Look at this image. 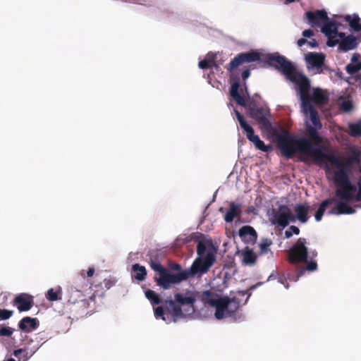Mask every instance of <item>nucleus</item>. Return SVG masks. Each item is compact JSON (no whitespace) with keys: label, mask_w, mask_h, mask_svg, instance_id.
<instances>
[{"label":"nucleus","mask_w":361,"mask_h":361,"mask_svg":"<svg viewBox=\"0 0 361 361\" xmlns=\"http://www.w3.org/2000/svg\"><path fill=\"white\" fill-rule=\"evenodd\" d=\"M278 147L282 154L291 158L297 152L310 157L317 165L327 163L331 153L324 152L320 147H313V142L309 139L301 137H297L288 131H283L276 135Z\"/></svg>","instance_id":"2"},{"label":"nucleus","mask_w":361,"mask_h":361,"mask_svg":"<svg viewBox=\"0 0 361 361\" xmlns=\"http://www.w3.org/2000/svg\"><path fill=\"white\" fill-rule=\"evenodd\" d=\"M250 71L249 68H246V69L243 70V71L241 73L242 78L243 79L244 81H245L246 79H247L250 77Z\"/></svg>","instance_id":"48"},{"label":"nucleus","mask_w":361,"mask_h":361,"mask_svg":"<svg viewBox=\"0 0 361 361\" xmlns=\"http://www.w3.org/2000/svg\"><path fill=\"white\" fill-rule=\"evenodd\" d=\"M13 331L11 327H0V336H11L13 334Z\"/></svg>","instance_id":"42"},{"label":"nucleus","mask_w":361,"mask_h":361,"mask_svg":"<svg viewBox=\"0 0 361 361\" xmlns=\"http://www.w3.org/2000/svg\"><path fill=\"white\" fill-rule=\"evenodd\" d=\"M264 61V64L281 71L286 79L293 83H295L302 75L297 71L292 63L288 61L285 56L277 53L265 55Z\"/></svg>","instance_id":"4"},{"label":"nucleus","mask_w":361,"mask_h":361,"mask_svg":"<svg viewBox=\"0 0 361 361\" xmlns=\"http://www.w3.org/2000/svg\"><path fill=\"white\" fill-rule=\"evenodd\" d=\"M305 61L308 68H322L324 64L325 56L322 53L309 52L305 55Z\"/></svg>","instance_id":"18"},{"label":"nucleus","mask_w":361,"mask_h":361,"mask_svg":"<svg viewBox=\"0 0 361 361\" xmlns=\"http://www.w3.org/2000/svg\"><path fill=\"white\" fill-rule=\"evenodd\" d=\"M13 315V311L8 310H1L0 309V319L6 320L9 319Z\"/></svg>","instance_id":"41"},{"label":"nucleus","mask_w":361,"mask_h":361,"mask_svg":"<svg viewBox=\"0 0 361 361\" xmlns=\"http://www.w3.org/2000/svg\"><path fill=\"white\" fill-rule=\"evenodd\" d=\"M341 108L342 110L348 112L352 110L353 109V103L350 100H345L342 102L341 104Z\"/></svg>","instance_id":"43"},{"label":"nucleus","mask_w":361,"mask_h":361,"mask_svg":"<svg viewBox=\"0 0 361 361\" xmlns=\"http://www.w3.org/2000/svg\"><path fill=\"white\" fill-rule=\"evenodd\" d=\"M295 0H286V2L288 3V4H290V3H292V2H294Z\"/></svg>","instance_id":"58"},{"label":"nucleus","mask_w":361,"mask_h":361,"mask_svg":"<svg viewBox=\"0 0 361 361\" xmlns=\"http://www.w3.org/2000/svg\"><path fill=\"white\" fill-rule=\"evenodd\" d=\"M336 200L334 199V198H328V199H326L325 200L322 201L319 206V208L317 210L316 213H315V215H314V217H315V220L317 221H319L322 220V216L325 212V210L326 209V207L333 204L334 202H335Z\"/></svg>","instance_id":"31"},{"label":"nucleus","mask_w":361,"mask_h":361,"mask_svg":"<svg viewBox=\"0 0 361 361\" xmlns=\"http://www.w3.org/2000/svg\"><path fill=\"white\" fill-rule=\"evenodd\" d=\"M61 289L58 288L57 289L50 288L46 293V298L49 301H56L61 299Z\"/></svg>","instance_id":"33"},{"label":"nucleus","mask_w":361,"mask_h":361,"mask_svg":"<svg viewBox=\"0 0 361 361\" xmlns=\"http://www.w3.org/2000/svg\"><path fill=\"white\" fill-rule=\"evenodd\" d=\"M307 239L299 238L288 251V260L291 264L305 263L307 264L310 260H314L317 257V252L315 250L309 251L306 246Z\"/></svg>","instance_id":"6"},{"label":"nucleus","mask_w":361,"mask_h":361,"mask_svg":"<svg viewBox=\"0 0 361 361\" xmlns=\"http://www.w3.org/2000/svg\"><path fill=\"white\" fill-rule=\"evenodd\" d=\"M37 349L38 347H35L33 350L28 352L26 348H19L15 350L13 354L18 359V361H27Z\"/></svg>","instance_id":"29"},{"label":"nucleus","mask_w":361,"mask_h":361,"mask_svg":"<svg viewBox=\"0 0 361 361\" xmlns=\"http://www.w3.org/2000/svg\"><path fill=\"white\" fill-rule=\"evenodd\" d=\"M241 214V209L240 204H236L234 202L230 203L228 210L226 212L224 216V220L226 222L231 223L234 219Z\"/></svg>","instance_id":"27"},{"label":"nucleus","mask_w":361,"mask_h":361,"mask_svg":"<svg viewBox=\"0 0 361 361\" xmlns=\"http://www.w3.org/2000/svg\"><path fill=\"white\" fill-rule=\"evenodd\" d=\"M310 206L308 203L298 204L294 207L295 220L298 219L300 222L306 223L310 216L308 215Z\"/></svg>","instance_id":"21"},{"label":"nucleus","mask_w":361,"mask_h":361,"mask_svg":"<svg viewBox=\"0 0 361 361\" xmlns=\"http://www.w3.org/2000/svg\"><path fill=\"white\" fill-rule=\"evenodd\" d=\"M165 303L167 312H169L173 317H183L185 316L181 307L175 300H166Z\"/></svg>","instance_id":"26"},{"label":"nucleus","mask_w":361,"mask_h":361,"mask_svg":"<svg viewBox=\"0 0 361 361\" xmlns=\"http://www.w3.org/2000/svg\"><path fill=\"white\" fill-rule=\"evenodd\" d=\"M272 277V275H270L268 280H269Z\"/></svg>","instance_id":"63"},{"label":"nucleus","mask_w":361,"mask_h":361,"mask_svg":"<svg viewBox=\"0 0 361 361\" xmlns=\"http://www.w3.org/2000/svg\"><path fill=\"white\" fill-rule=\"evenodd\" d=\"M360 70H361V62L349 63L345 66V71L350 75H354Z\"/></svg>","instance_id":"39"},{"label":"nucleus","mask_w":361,"mask_h":361,"mask_svg":"<svg viewBox=\"0 0 361 361\" xmlns=\"http://www.w3.org/2000/svg\"><path fill=\"white\" fill-rule=\"evenodd\" d=\"M238 235L247 245H252L255 244L257 240V233L255 228L251 226H243L239 229Z\"/></svg>","instance_id":"17"},{"label":"nucleus","mask_w":361,"mask_h":361,"mask_svg":"<svg viewBox=\"0 0 361 361\" xmlns=\"http://www.w3.org/2000/svg\"><path fill=\"white\" fill-rule=\"evenodd\" d=\"M321 27V31L323 32L326 37L331 36L333 35H338V29L335 24V23L332 20H327L324 23Z\"/></svg>","instance_id":"28"},{"label":"nucleus","mask_w":361,"mask_h":361,"mask_svg":"<svg viewBox=\"0 0 361 361\" xmlns=\"http://www.w3.org/2000/svg\"><path fill=\"white\" fill-rule=\"evenodd\" d=\"M289 230L295 235H298L300 233V229L295 226H290L289 227Z\"/></svg>","instance_id":"51"},{"label":"nucleus","mask_w":361,"mask_h":361,"mask_svg":"<svg viewBox=\"0 0 361 361\" xmlns=\"http://www.w3.org/2000/svg\"><path fill=\"white\" fill-rule=\"evenodd\" d=\"M175 301L180 306L187 305V312L188 314H192L195 312L194 309V303L196 300V297L195 296H188L185 297L181 293H176L174 296Z\"/></svg>","instance_id":"22"},{"label":"nucleus","mask_w":361,"mask_h":361,"mask_svg":"<svg viewBox=\"0 0 361 361\" xmlns=\"http://www.w3.org/2000/svg\"><path fill=\"white\" fill-rule=\"evenodd\" d=\"M240 305V300L236 297L232 298L228 297L222 298L219 307L215 312V317L220 320L225 317L233 316L238 311Z\"/></svg>","instance_id":"8"},{"label":"nucleus","mask_w":361,"mask_h":361,"mask_svg":"<svg viewBox=\"0 0 361 361\" xmlns=\"http://www.w3.org/2000/svg\"><path fill=\"white\" fill-rule=\"evenodd\" d=\"M235 114L240 127L246 133L247 138L254 143L257 149L264 152H267L269 150V147L267 146L264 142L260 140L258 135H255L252 127L246 122L244 116L238 111L235 110Z\"/></svg>","instance_id":"9"},{"label":"nucleus","mask_w":361,"mask_h":361,"mask_svg":"<svg viewBox=\"0 0 361 361\" xmlns=\"http://www.w3.org/2000/svg\"><path fill=\"white\" fill-rule=\"evenodd\" d=\"M216 248L211 240H198L197 257L193 261L190 269H184L177 274H171L169 270L158 261L157 255H152L149 257V266L153 271L158 272V274L154 276V280L157 286L168 290L171 284L179 283L197 274L201 276L207 273L216 262Z\"/></svg>","instance_id":"1"},{"label":"nucleus","mask_w":361,"mask_h":361,"mask_svg":"<svg viewBox=\"0 0 361 361\" xmlns=\"http://www.w3.org/2000/svg\"><path fill=\"white\" fill-rule=\"evenodd\" d=\"M145 296L149 300H150L153 306L155 305H159L161 302L159 295L152 290L148 289L146 290Z\"/></svg>","instance_id":"36"},{"label":"nucleus","mask_w":361,"mask_h":361,"mask_svg":"<svg viewBox=\"0 0 361 361\" xmlns=\"http://www.w3.org/2000/svg\"><path fill=\"white\" fill-rule=\"evenodd\" d=\"M243 262L247 265H253L256 263L257 255L252 249L246 247L243 251Z\"/></svg>","instance_id":"30"},{"label":"nucleus","mask_w":361,"mask_h":361,"mask_svg":"<svg viewBox=\"0 0 361 361\" xmlns=\"http://www.w3.org/2000/svg\"><path fill=\"white\" fill-rule=\"evenodd\" d=\"M68 302L71 304L82 302L83 305L87 303L82 292L73 287H71L69 289V298L68 299Z\"/></svg>","instance_id":"25"},{"label":"nucleus","mask_w":361,"mask_h":361,"mask_svg":"<svg viewBox=\"0 0 361 361\" xmlns=\"http://www.w3.org/2000/svg\"><path fill=\"white\" fill-rule=\"evenodd\" d=\"M132 271L135 273L133 278L138 281H142L147 276V270L144 266L139 264H135L132 267Z\"/></svg>","instance_id":"32"},{"label":"nucleus","mask_w":361,"mask_h":361,"mask_svg":"<svg viewBox=\"0 0 361 361\" xmlns=\"http://www.w3.org/2000/svg\"><path fill=\"white\" fill-rule=\"evenodd\" d=\"M317 263L315 260H310V262L307 263V264H305L302 267L297 269L295 272L288 271L286 274V277H280L279 279V281L281 283L283 284L286 288H288L289 285L286 282L287 279L291 281H297L300 279V277H301L305 274V271H316L317 269Z\"/></svg>","instance_id":"11"},{"label":"nucleus","mask_w":361,"mask_h":361,"mask_svg":"<svg viewBox=\"0 0 361 361\" xmlns=\"http://www.w3.org/2000/svg\"><path fill=\"white\" fill-rule=\"evenodd\" d=\"M349 134L352 137H360L361 136V121L357 123H351L348 125Z\"/></svg>","instance_id":"34"},{"label":"nucleus","mask_w":361,"mask_h":361,"mask_svg":"<svg viewBox=\"0 0 361 361\" xmlns=\"http://www.w3.org/2000/svg\"><path fill=\"white\" fill-rule=\"evenodd\" d=\"M250 116L257 121V123L264 128H268L271 126V123L267 118L269 116V110L263 107H257L256 104L250 102L248 107Z\"/></svg>","instance_id":"12"},{"label":"nucleus","mask_w":361,"mask_h":361,"mask_svg":"<svg viewBox=\"0 0 361 361\" xmlns=\"http://www.w3.org/2000/svg\"><path fill=\"white\" fill-rule=\"evenodd\" d=\"M235 114L240 127L246 133L247 138L254 143L257 149L264 152H267L269 150V147L267 146L264 142L260 140L258 135H255L252 127L246 122L244 116L238 111L235 110Z\"/></svg>","instance_id":"10"},{"label":"nucleus","mask_w":361,"mask_h":361,"mask_svg":"<svg viewBox=\"0 0 361 361\" xmlns=\"http://www.w3.org/2000/svg\"><path fill=\"white\" fill-rule=\"evenodd\" d=\"M273 244L272 240L269 238H263L262 239L260 243L259 244V255H265L267 254L270 251V246Z\"/></svg>","instance_id":"35"},{"label":"nucleus","mask_w":361,"mask_h":361,"mask_svg":"<svg viewBox=\"0 0 361 361\" xmlns=\"http://www.w3.org/2000/svg\"><path fill=\"white\" fill-rule=\"evenodd\" d=\"M307 43H308V44L312 48H316L319 46L318 42L314 39H312L310 41H307Z\"/></svg>","instance_id":"50"},{"label":"nucleus","mask_w":361,"mask_h":361,"mask_svg":"<svg viewBox=\"0 0 361 361\" xmlns=\"http://www.w3.org/2000/svg\"><path fill=\"white\" fill-rule=\"evenodd\" d=\"M261 284H262V283H257V284H256V285L252 286H250V290H253V289H255L256 287H257L258 286H259V285H261Z\"/></svg>","instance_id":"57"},{"label":"nucleus","mask_w":361,"mask_h":361,"mask_svg":"<svg viewBox=\"0 0 361 361\" xmlns=\"http://www.w3.org/2000/svg\"><path fill=\"white\" fill-rule=\"evenodd\" d=\"M261 56L262 54L255 51L240 53L231 61L227 68V70L231 73L230 80L231 86L230 88V94L235 102L242 106H245L246 102L244 97L239 93L240 78L239 75L235 73L233 71L237 67L243 63L261 61Z\"/></svg>","instance_id":"3"},{"label":"nucleus","mask_w":361,"mask_h":361,"mask_svg":"<svg viewBox=\"0 0 361 361\" xmlns=\"http://www.w3.org/2000/svg\"><path fill=\"white\" fill-rule=\"evenodd\" d=\"M301 109L303 114L305 115L310 114V118L313 126L317 128H322V125L319 120V114L314 107L313 104H310L308 99L305 97V94H302Z\"/></svg>","instance_id":"14"},{"label":"nucleus","mask_w":361,"mask_h":361,"mask_svg":"<svg viewBox=\"0 0 361 361\" xmlns=\"http://www.w3.org/2000/svg\"><path fill=\"white\" fill-rule=\"evenodd\" d=\"M293 235L292 232L288 229L285 231V238H290Z\"/></svg>","instance_id":"56"},{"label":"nucleus","mask_w":361,"mask_h":361,"mask_svg":"<svg viewBox=\"0 0 361 361\" xmlns=\"http://www.w3.org/2000/svg\"><path fill=\"white\" fill-rule=\"evenodd\" d=\"M195 297L203 302L204 305L214 307L216 310L219 307L222 298L212 289L198 291L195 293Z\"/></svg>","instance_id":"13"},{"label":"nucleus","mask_w":361,"mask_h":361,"mask_svg":"<svg viewBox=\"0 0 361 361\" xmlns=\"http://www.w3.org/2000/svg\"><path fill=\"white\" fill-rule=\"evenodd\" d=\"M116 279L110 277L109 279H105L103 281V283L106 290H109L116 284Z\"/></svg>","instance_id":"40"},{"label":"nucleus","mask_w":361,"mask_h":361,"mask_svg":"<svg viewBox=\"0 0 361 361\" xmlns=\"http://www.w3.org/2000/svg\"><path fill=\"white\" fill-rule=\"evenodd\" d=\"M82 278L85 279V274L82 273Z\"/></svg>","instance_id":"61"},{"label":"nucleus","mask_w":361,"mask_h":361,"mask_svg":"<svg viewBox=\"0 0 361 361\" xmlns=\"http://www.w3.org/2000/svg\"><path fill=\"white\" fill-rule=\"evenodd\" d=\"M154 316L156 318H161L163 320H166L164 308L161 306L154 308Z\"/></svg>","instance_id":"44"},{"label":"nucleus","mask_w":361,"mask_h":361,"mask_svg":"<svg viewBox=\"0 0 361 361\" xmlns=\"http://www.w3.org/2000/svg\"><path fill=\"white\" fill-rule=\"evenodd\" d=\"M320 128H317V127L307 126V134L309 137V140L313 142V147H321V144L323 142V138L319 135L317 132Z\"/></svg>","instance_id":"24"},{"label":"nucleus","mask_w":361,"mask_h":361,"mask_svg":"<svg viewBox=\"0 0 361 361\" xmlns=\"http://www.w3.org/2000/svg\"><path fill=\"white\" fill-rule=\"evenodd\" d=\"M198 66L201 69H208L213 67L217 69L219 68V65L216 63L213 59L211 60L204 59L200 61L198 63Z\"/></svg>","instance_id":"37"},{"label":"nucleus","mask_w":361,"mask_h":361,"mask_svg":"<svg viewBox=\"0 0 361 361\" xmlns=\"http://www.w3.org/2000/svg\"><path fill=\"white\" fill-rule=\"evenodd\" d=\"M245 91L246 94L249 97V93H248V91H247V89L246 86H245Z\"/></svg>","instance_id":"59"},{"label":"nucleus","mask_w":361,"mask_h":361,"mask_svg":"<svg viewBox=\"0 0 361 361\" xmlns=\"http://www.w3.org/2000/svg\"><path fill=\"white\" fill-rule=\"evenodd\" d=\"M336 205L328 212L330 215H341V214H353L355 213V208L349 205L348 203L357 202L356 201H347L340 199L339 201H336Z\"/></svg>","instance_id":"16"},{"label":"nucleus","mask_w":361,"mask_h":361,"mask_svg":"<svg viewBox=\"0 0 361 361\" xmlns=\"http://www.w3.org/2000/svg\"><path fill=\"white\" fill-rule=\"evenodd\" d=\"M104 295V292H102V293L99 294V293H94L91 296H90V300H95V298L97 295L98 296H102Z\"/></svg>","instance_id":"55"},{"label":"nucleus","mask_w":361,"mask_h":361,"mask_svg":"<svg viewBox=\"0 0 361 361\" xmlns=\"http://www.w3.org/2000/svg\"><path fill=\"white\" fill-rule=\"evenodd\" d=\"M345 20L348 22L349 25L351 28H353L355 31L357 32V27L360 25V18L358 16H354L352 18L350 16H347L345 18Z\"/></svg>","instance_id":"38"},{"label":"nucleus","mask_w":361,"mask_h":361,"mask_svg":"<svg viewBox=\"0 0 361 361\" xmlns=\"http://www.w3.org/2000/svg\"><path fill=\"white\" fill-rule=\"evenodd\" d=\"M94 274V267H89L87 271V276L88 277H92Z\"/></svg>","instance_id":"53"},{"label":"nucleus","mask_w":361,"mask_h":361,"mask_svg":"<svg viewBox=\"0 0 361 361\" xmlns=\"http://www.w3.org/2000/svg\"><path fill=\"white\" fill-rule=\"evenodd\" d=\"M308 23L312 27H321L322 25L329 20L327 13L324 10H317L305 13Z\"/></svg>","instance_id":"15"},{"label":"nucleus","mask_w":361,"mask_h":361,"mask_svg":"<svg viewBox=\"0 0 361 361\" xmlns=\"http://www.w3.org/2000/svg\"><path fill=\"white\" fill-rule=\"evenodd\" d=\"M169 267H170L171 270H173V271H179L178 273H180V271H183L182 269L181 265L178 264V263H171V264H169Z\"/></svg>","instance_id":"46"},{"label":"nucleus","mask_w":361,"mask_h":361,"mask_svg":"<svg viewBox=\"0 0 361 361\" xmlns=\"http://www.w3.org/2000/svg\"><path fill=\"white\" fill-rule=\"evenodd\" d=\"M38 326L39 321L37 319L30 317H23L18 323L19 329L27 333L35 330Z\"/></svg>","instance_id":"23"},{"label":"nucleus","mask_w":361,"mask_h":361,"mask_svg":"<svg viewBox=\"0 0 361 361\" xmlns=\"http://www.w3.org/2000/svg\"><path fill=\"white\" fill-rule=\"evenodd\" d=\"M328 37V40H327V45L330 47H335L336 44H339V42H340V39H335L334 35H331V36H329V37Z\"/></svg>","instance_id":"45"},{"label":"nucleus","mask_w":361,"mask_h":361,"mask_svg":"<svg viewBox=\"0 0 361 361\" xmlns=\"http://www.w3.org/2000/svg\"><path fill=\"white\" fill-rule=\"evenodd\" d=\"M13 304L17 306L20 312H25L32 307L34 302L32 296L26 294H20L14 298Z\"/></svg>","instance_id":"20"},{"label":"nucleus","mask_w":361,"mask_h":361,"mask_svg":"<svg viewBox=\"0 0 361 361\" xmlns=\"http://www.w3.org/2000/svg\"><path fill=\"white\" fill-rule=\"evenodd\" d=\"M355 207H360L361 208V206L360 205H356Z\"/></svg>","instance_id":"62"},{"label":"nucleus","mask_w":361,"mask_h":361,"mask_svg":"<svg viewBox=\"0 0 361 361\" xmlns=\"http://www.w3.org/2000/svg\"><path fill=\"white\" fill-rule=\"evenodd\" d=\"M294 84L296 85V90L300 95L301 102L302 94L304 93L310 104H314L316 105L323 106L328 103L329 97L320 88L314 89L312 97L310 96L311 87L310 80L305 75L302 74Z\"/></svg>","instance_id":"5"},{"label":"nucleus","mask_w":361,"mask_h":361,"mask_svg":"<svg viewBox=\"0 0 361 361\" xmlns=\"http://www.w3.org/2000/svg\"><path fill=\"white\" fill-rule=\"evenodd\" d=\"M338 37L340 38L338 45L340 51H348L354 49L357 45L356 37L353 35L346 36L344 32H339L338 33Z\"/></svg>","instance_id":"19"},{"label":"nucleus","mask_w":361,"mask_h":361,"mask_svg":"<svg viewBox=\"0 0 361 361\" xmlns=\"http://www.w3.org/2000/svg\"><path fill=\"white\" fill-rule=\"evenodd\" d=\"M239 294L242 295L243 296H244L245 295H247V298H246L245 302H246L247 301L248 298L251 295V293H248V290L240 292Z\"/></svg>","instance_id":"54"},{"label":"nucleus","mask_w":361,"mask_h":361,"mask_svg":"<svg viewBox=\"0 0 361 361\" xmlns=\"http://www.w3.org/2000/svg\"><path fill=\"white\" fill-rule=\"evenodd\" d=\"M361 31V23H360L359 27H357V32Z\"/></svg>","instance_id":"60"},{"label":"nucleus","mask_w":361,"mask_h":361,"mask_svg":"<svg viewBox=\"0 0 361 361\" xmlns=\"http://www.w3.org/2000/svg\"><path fill=\"white\" fill-rule=\"evenodd\" d=\"M307 42V40L305 38L302 37L298 40L297 44L298 45V47H302Z\"/></svg>","instance_id":"52"},{"label":"nucleus","mask_w":361,"mask_h":361,"mask_svg":"<svg viewBox=\"0 0 361 361\" xmlns=\"http://www.w3.org/2000/svg\"><path fill=\"white\" fill-rule=\"evenodd\" d=\"M302 37L304 38H306V37H312L314 35V31L312 30L307 29V30H305L302 32Z\"/></svg>","instance_id":"47"},{"label":"nucleus","mask_w":361,"mask_h":361,"mask_svg":"<svg viewBox=\"0 0 361 361\" xmlns=\"http://www.w3.org/2000/svg\"><path fill=\"white\" fill-rule=\"evenodd\" d=\"M269 221L272 225L284 228L290 222L295 221V216L287 205L281 204L277 209H272Z\"/></svg>","instance_id":"7"},{"label":"nucleus","mask_w":361,"mask_h":361,"mask_svg":"<svg viewBox=\"0 0 361 361\" xmlns=\"http://www.w3.org/2000/svg\"><path fill=\"white\" fill-rule=\"evenodd\" d=\"M360 55L357 54H354L351 58V63H357L358 62H361L360 60Z\"/></svg>","instance_id":"49"}]
</instances>
